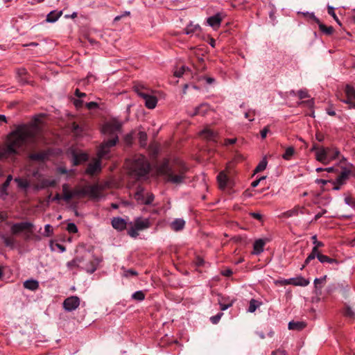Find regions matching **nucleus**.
Instances as JSON below:
<instances>
[{"instance_id": "a878e982", "label": "nucleus", "mask_w": 355, "mask_h": 355, "mask_svg": "<svg viewBox=\"0 0 355 355\" xmlns=\"http://www.w3.org/2000/svg\"><path fill=\"white\" fill-rule=\"evenodd\" d=\"M306 326V322L302 321H291L288 327L290 330L300 331Z\"/></svg>"}, {"instance_id": "8fccbe9b", "label": "nucleus", "mask_w": 355, "mask_h": 355, "mask_svg": "<svg viewBox=\"0 0 355 355\" xmlns=\"http://www.w3.org/2000/svg\"><path fill=\"white\" fill-rule=\"evenodd\" d=\"M222 315H223V313H219L216 314V315L211 317L210 320L213 324H216L219 322Z\"/></svg>"}, {"instance_id": "423d86ee", "label": "nucleus", "mask_w": 355, "mask_h": 355, "mask_svg": "<svg viewBox=\"0 0 355 355\" xmlns=\"http://www.w3.org/2000/svg\"><path fill=\"white\" fill-rule=\"evenodd\" d=\"M135 91L138 96L144 99L146 107L153 109L156 107L157 99L155 96L150 94L149 89L142 86H136Z\"/></svg>"}, {"instance_id": "c03bdc74", "label": "nucleus", "mask_w": 355, "mask_h": 355, "mask_svg": "<svg viewBox=\"0 0 355 355\" xmlns=\"http://www.w3.org/2000/svg\"><path fill=\"white\" fill-rule=\"evenodd\" d=\"M53 234V227L51 225L47 224L44 226V235L45 236L49 237Z\"/></svg>"}, {"instance_id": "f704fd0d", "label": "nucleus", "mask_w": 355, "mask_h": 355, "mask_svg": "<svg viewBox=\"0 0 355 355\" xmlns=\"http://www.w3.org/2000/svg\"><path fill=\"white\" fill-rule=\"evenodd\" d=\"M349 174V171H342L336 179L337 182L340 184H343L345 180L347 178Z\"/></svg>"}, {"instance_id": "39448f33", "label": "nucleus", "mask_w": 355, "mask_h": 355, "mask_svg": "<svg viewBox=\"0 0 355 355\" xmlns=\"http://www.w3.org/2000/svg\"><path fill=\"white\" fill-rule=\"evenodd\" d=\"M129 225L130 227L128 230V235L132 238H137L139 235L138 232L148 229L150 225V223L148 218L138 217L135 220L134 223L130 222Z\"/></svg>"}, {"instance_id": "680f3d73", "label": "nucleus", "mask_w": 355, "mask_h": 355, "mask_svg": "<svg viewBox=\"0 0 355 355\" xmlns=\"http://www.w3.org/2000/svg\"><path fill=\"white\" fill-rule=\"evenodd\" d=\"M86 107L89 110L95 109L98 107V104L96 102H89L86 103Z\"/></svg>"}, {"instance_id": "6ab92c4d", "label": "nucleus", "mask_w": 355, "mask_h": 355, "mask_svg": "<svg viewBox=\"0 0 355 355\" xmlns=\"http://www.w3.org/2000/svg\"><path fill=\"white\" fill-rule=\"evenodd\" d=\"M266 241L263 239H257L253 244V254H259L263 251Z\"/></svg>"}, {"instance_id": "b1692460", "label": "nucleus", "mask_w": 355, "mask_h": 355, "mask_svg": "<svg viewBox=\"0 0 355 355\" xmlns=\"http://www.w3.org/2000/svg\"><path fill=\"white\" fill-rule=\"evenodd\" d=\"M62 198L66 202H69L71 199L73 198V190H70L69 186L67 184H62Z\"/></svg>"}, {"instance_id": "0e129e2a", "label": "nucleus", "mask_w": 355, "mask_h": 355, "mask_svg": "<svg viewBox=\"0 0 355 355\" xmlns=\"http://www.w3.org/2000/svg\"><path fill=\"white\" fill-rule=\"evenodd\" d=\"M323 146H318L317 144H313V146L311 149V151L312 152H315V155H317V153L319 152V150L320 148H322Z\"/></svg>"}, {"instance_id": "9b49d317", "label": "nucleus", "mask_w": 355, "mask_h": 355, "mask_svg": "<svg viewBox=\"0 0 355 355\" xmlns=\"http://www.w3.org/2000/svg\"><path fill=\"white\" fill-rule=\"evenodd\" d=\"M346 98L342 101L349 105L350 108H355V89L350 86L347 85L345 89Z\"/></svg>"}, {"instance_id": "ea45409f", "label": "nucleus", "mask_w": 355, "mask_h": 355, "mask_svg": "<svg viewBox=\"0 0 355 355\" xmlns=\"http://www.w3.org/2000/svg\"><path fill=\"white\" fill-rule=\"evenodd\" d=\"M132 298L138 301H142L145 298V294L143 291H138L132 295Z\"/></svg>"}, {"instance_id": "393cba45", "label": "nucleus", "mask_w": 355, "mask_h": 355, "mask_svg": "<svg viewBox=\"0 0 355 355\" xmlns=\"http://www.w3.org/2000/svg\"><path fill=\"white\" fill-rule=\"evenodd\" d=\"M217 181L220 189H224L226 187L228 182V178L224 171H221L220 173H219V174L217 176Z\"/></svg>"}, {"instance_id": "338daca9", "label": "nucleus", "mask_w": 355, "mask_h": 355, "mask_svg": "<svg viewBox=\"0 0 355 355\" xmlns=\"http://www.w3.org/2000/svg\"><path fill=\"white\" fill-rule=\"evenodd\" d=\"M236 141V138L227 139L225 141V146L232 145V144H235Z\"/></svg>"}, {"instance_id": "4c0bfd02", "label": "nucleus", "mask_w": 355, "mask_h": 355, "mask_svg": "<svg viewBox=\"0 0 355 355\" xmlns=\"http://www.w3.org/2000/svg\"><path fill=\"white\" fill-rule=\"evenodd\" d=\"M267 160H266V158H263L259 163V164L257 165V166L256 167L255 170H254V172L255 173H259V172H261L262 171H263L266 168V166H267Z\"/></svg>"}, {"instance_id": "dca6fc26", "label": "nucleus", "mask_w": 355, "mask_h": 355, "mask_svg": "<svg viewBox=\"0 0 355 355\" xmlns=\"http://www.w3.org/2000/svg\"><path fill=\"white\" fill-rule=\"evenodd\" d=\"M209 106L207 103H202L196 107L193 111H189V114L191 116L196 115L205 116L209 111Z\"/></svg>"}, {"instance_id": "412c9836", "label": "nucleus", "mask_w": 355, "mask_h": 355, "mask_svg": "<svg viewBox=\"0 0 355 355\" xmlns=\"http://www.w3.org/2000/svg\"><path fill=\"white\" fill-rule=\"evenodd\" d=\"M201 31V28L199 24H193L191 22L184 29V33L187 35H193L194 33L199 34Z\"/></svg>"}, {"instance_id": "72a5a7b5", "label": "nucleus", "mask_w": 355, "mask_h": 355, "mask_svg": "<svg viewBox=\"0 0 355 355\" xmlns=\"http://www.w3.org/2000/svg\"><path fill=\"white\" fill-rule=\"evenodd\" d=\"M318 26L320 30L326 35H331L334 32V28L332 26H326L323 24L320 23V21L319 22Z\"/></svg>"}, {"instance_id": "de8ad7c7", "label": "nucleus", "mask_w": 355, "mask_h": 355, "mask_svg": "<svg viewBox=\"0 0 355 355\" xmlns=\"http://www.w3.org/2000/svg\"><path fill=\"white\" fill-rule=\"evenodd\" d=\"M87 159V155L86 154H82L80 156V158L78 157L77 155H74L73 157V164L75 165H77L80 163L82 160H86Z\"/></svg>"}, {"instance_id": "4d7b16f0", "label": "nucleus", "mask_w": 355, "mask_h": 355, "mask_svg": "<svg viewBox=\"0 0 355 355\" xmlns=\"http://www.w3.org/2000/svg\"><path fill=\"white\" fill-rule=\"evenodd\" d=\"M220 308L222 311H225L228 308L232 306V302H230L228 304H223L220 301H219Z\"/></svg>"}, {"instance_id": "864d4df0", "label": "nucleus", "mask_w": 355, "mask_h": 355, "mask_svg": "<svg viewBox=\"0 0 355 355\" xmlns=\"http://www.w3.org/2000/svg\"><path fill=\"white\" fill-rule=\"evenodd\" d=\"M15 182H17L18 186L21 188H26L28 187V183L26 180H21L20 178H15Z\"/></svg>"}, {"instance_id": "f3484780", "label": "nucleus", "mask_w": 355, "mask_h": 355, "mask_svg": "<svg viewBox=\"0 0 355 355\" xmlns=\"http://www.w3.org/2000/svg\"><path fill=\"white\" fill-rule=\"evenodd\" d=\"M300 214H309V211L303 207L296 206L293 209H290L284 213L286 217H292Z\"/></svg>"}, {"instance_id": "cd10ccee", "label": "nucleus", "mask_w": 355, "mask_h": 355, "mask_svg": "<svg viewBox=\"0 0 355 355\" xmlns=\"http://www.w3.org/2000/svg\"><path fill=\"white\" fill-rule=\"evenodd\" d=\"M62 14V11L53 10L47 15L46 21L49 23L55 22L61 17Z\"/></svg>"}, {"instance_id": "6e6d98bb", "label": "nucleus", "mask_w": 355, "mask_h": 355, "mask_svg": "<svg viewBox=\"0 0 355 355\" xmlns=\"http://www.w3.org/2000/svg\"><path fill=\"white\" fill-rule=\"evenodd\" d=\"M297 95L300 99H303L309 97L307 91L304 89L298 91Z\"/></svg>"}, {"instance_id": "37998d69", "label": "nucleus", "mask_w": 355, "mask_h": 355, "mask_svg": "<svg viewBox=\"0 0 355 355\" xmlns=\"http://www.w3.org/2000/svg\"><path fill=\"white\" fill-rule=\"evenodd\" d=\"M67 230L69 233H76L78 232V228L75 223H69L67 224Z\"/></svg>"}, {"instance_id": "0eeeda50", "label": "nucleus", "mask_w": 355, "mask_h": 355, "mask_svg": "<svg viewBox=\"0 0 355 355\" xmlns=\"http://www.w3.org/2000/svg\"><path fill=\"white\" fill-rule=\"evenodd\" d=\"M122 127V123L113 119L109 122L105 123L102 127V132L104 135H107L112 137V138L118 137V133L121 132Z\"/></svg>"}, {"instance_id": "bb28decb", "label": "nucleus", "mask_w": 355, "mask_h": 355, "mask_svg": "<svg viewBox=\"0 0 355 355\" xmlns=\"http://www.w3.org/2000/svg\"><path fill=\"white\" fill-rule=\"evenodd\" d=\"M291 284L294 286H306L309 284V279L303 277H297L295 278H291Z\"/></svg>"}, {"instance_id": "a211bd4d", "label": "nucleus", "mask_w": 355, "mask_h": 355, "mask_svg": "<svg viewBox=\"0 0 355 355\" xmlns=\"http://www.w3.org/2000/svg\"><path fill=\"white\" fill-rule=\"evenodd\" d=\"M201 136L209 141H215L218 136L217 132L213 131L209 128H205L200 132Z\"/></svg>"}, {"instance_id": "6e6552de", "label": "nucleus", "mask_w": 355, "mask_h": 355, "mask_svg": "<svg viewBox=\"0 0 355 355\" xmlns=\"http://www.w3.org/2000/svg\"><path fill=\"white\" fill-rule=\"evenodd\" d=\"M118 141V137L111 138L107 141L102 144L98 150V157L99 159H108L110 157V149L111 147L114 146Z\"/></svg>"}, {"instance_id": "e433bc0d", "label": "nucleus", "mask_w": 355, "mask_h": 355, "mask_svg": "<svg viewBox=\"0 0 355 355\" xmlns=\"http://www.w3.org/2000/svg\"><path fill=\"white\" fill-rule=\"evenodd\" d=\"M259 305H260V303L257 300L252 299L250 301L248 311L250 313L254 312L256 311V309L259 306Z\"/></svg>"}, {"instance_id": "c85d7f7f", "label": "nucleus", "mask_w": 355, "mask_h": 355, "mask_svg": "<svg viewBox=\"0 0 355 355\" xmlns=\"http://www.w3.org/2000/svg\"><path fill=\"white\" fill-rule=\"evenodd\" d=\"M24 287L30 291H36L39 288V282L35 279H28L24 282Z\"/></svg>"}, {"instance_id": "13d9d810", "label": "nucleus", "mask_w": 355, "mask_h": 355, "mask_svg": "<svg viewBox=\"0 0 355 355\" xmlns=\"http://www.w3.org/2000/svg\"><path fill=\"white\" fill-rule=\"evenodd\" d=\"M137 275V272L134 270H132V269H129V270H127L126 271H125V277L135 276Z\"/></svg>"}, {"instance_id": "79ce46f5", "label": "nucleus", "mask_w": 355, "mask_h": 355, "mask_svg": "<svg viewBox=\"0 0 355 355\" xmlns=\"http://www.w3.org/2000/svg\"><path fill=\"white\" fill-rule=\"evenodd\" d=\"M188 69H189L188 67H186L185 66H182L180 69L175 71L174 76L180 78L184 73L186 70H188Z\"/></svg>"}, {"instance_id": "20e7f679", "label": "nucleus", "mask_w": 355, "mask_h": 355, "mask_svg": "<svg viewBox=\"0 0 355 355\" xmlns=\"http://www.w3.org/2000/svg\"><path fill=\"white\" fill-rule=\"evenodd\" d=\"M340 154V151L334 147H322L316 155V160L327 164L330 161L335 159Z\"/></svg>"}, {"instance_id": "7c9ffc66", "label": "nucleus", "mask_w": 355, "mask_h": 355, "mask_svg": "<svg viewBox=\"0 0 355 355\" xmlns=\"http://www.w3.org/2000/svg\"><path fill=\"white\" fill-rule=\"evenodd\" d=\"M145 195L144 188L139 187L135 195V198L137 201L140 204H144L145 200Z\"/></svg>"}, {"instance_id": "473e14b6", "label": "nucleus", "mask_w": 355, "mask_h": 355, "mask_svg": "<svg viewBox=\"0 0 355 355\" xmlns=\"http://www.w3.org/2000/svg\"><path fill=\"white\" fill-rule=\"evenodd\" d=\"M56 184L57 180L55 179H44L41 182L42 188L53 187Z\"/></svg>"}, {"instance_id": "f03ea898", "label": "nucleus", "mask_w": 355, "mask_h": 355, "mask_svg": "<svg viewBox=\"0 0 355 355\" xmlns=\"http://www.w3.org/2000/svg\"><path fill=\"white\" fill-rule=\"evenodd\" d=\"M157 170L166 182L180 184L184 182L188 168L182 162L165 160L159 165Z\"/></svg>"}, {"instance_id": "69168bd1", "label": "nucleus", "mask_w": 355, "mask_h": 355, "mask_svg": "<svg viewBox=\"0 0 355 355\" xmlns=\"http://www.w3.org/2000/svg\"><path fill=\"white\" fill-rule=\"evenodd\" d=\"M233 272L231 269H225L221 272V274L225 277H230L232 275Z\"/></svg>"}, {"instance_id": "f257e3e1", "label": "nucleus", "mask_w": 355, "mask_h": 355, "mask_svg": "<svg viewBox=\"0 0 355 355\" xmlns=\"http://www.w3.org/2000/svg\"><path fill=\"white\" fill-rule=\"evenodd\" d=\"M40 132V127L36 121L17 125L8 135L6 143L0 146V159L14 161L26 146L36 141Z\"/></svg>"}, {"instance_id": "5701e85b", "label": "nucleus", "mask_w": 355, "mask_h": 355, "mask_svg": "<svg viewBox=\"0 0 355 355\" xmlns=\"http://www.w3.org/2000/svg\"><path fill=\"white\" fill-rule=\"evenodd\" d=\"M184 225L185 221L182 218H176L171 223V229L175 232L182 230Z\"/></svg>"}, {"instance_id": "a18cd8bd", "label": "nucleus", "mask_w": 355, "mask_h": 355, "mask_svg": "<svg viewBox=\"0 0 355 355\" xmlns=\"http://www.w3.org/2000/svg\"><path fill=\"white\" fill-rule=\"evenodd\" d=\"M139 139L141 145H144L146 144L147 139V135L144 131H139L138 133Z\"/></svg>"}, {"instance_id": "49530a36", "label": "nucleus", "mask_w": 355, "mask_h": 355, "mask_svg": "<svg viewBox=\"0 0 355 355\" xmlns=\"http://www.w3.org/2000/svg\"><path fill=\"white\" fill-rule=\"evenodd\" d=\"M85 196V187L80 189H74L73 192V198L78 196L82 197Z\"/></svg>"}, {"instance_id": "3c124183", "label": "nucleus", "mask_w": 355, "mask_h": 355, "mask_svg": "<svg viewBox=\"0 0 355 355\" xmlns=\"http://www.w3.org/2000/svg\"><path fill=\"white\" fill-rule=\"evenodd\" d=\"M12 180V175H9L8 177H7V179L5 181V182L2 185V191H4L7 189V188L8 187L11 180Z\"/></svg>"}, {"instance_id": "2eb2a0df", "label": "nucleus", "mask_w": 355, "mask_h": 355, "mask_svg": "<svg viewBox=\"0 0 355 355\" xmlns=\"http://www.w3.org/2000/svg\"><path fill=\"white\" fill-rule=\"evenodd\" d=\"M128 224L127 220L121 217H114L112 219V225L113 228L118 231L124 230L127 227Z\"/></svg>"}, {"instance_id": "ddd939ff", "label": "nucleus", "mask_w": 355, "mask_h": 355, "mask_svg": "<svg viewBox=\"0 0 355 355\" xmlns=\"http://www.w3.org/2000/svg\"><path fill=\"white\" fill-rule=\"evenodd\" d=\"M85 196H88L92 199H98L101 198V189L97 184L87 186L85 187Z\"/></svg>"}, {"instance_id": "603ef678", "label": "nucleus", "mask_w": 355, "mask_h": 355, "mask_svg": "<svg viewBox=\"0 0 355 355\" xmlns=\"http://www.w3.org/2000/svg\"><path fill=\"white\" fill-rule=\"evenodd\" d=\"M344 314L346 315V316H348V317H354L355 316V313L353 311L352 309L349 306H347L345 309V311H344Z\"/></svg>"}, {"instance_id": "1a4fd4ad", "label": "nucleus", "mask_w": 355, "mask_h": 355, "mask_svg": "<svg viewBox=\"0 0 355 355\" xmlns=\"http://www.w3.org/2000/svg\"><path fill=\"white\" fill-rule=\"evenodd\" d=\"M313 243L314 244V247L312 249L311 254L307 257L304 261V265L302 266V270L304 268L305 265H308L311 260H313L315 258V255H318V253L320 252L318 250L319 248L323 247L324 243L321 241H318L317 240V236L314 235L312 236Z\"/></svg>"}, {"instance_id": "aec40b11", "label": "nucleus", "mask_w": 355, "mask_h": 355, "mask_svg": "<svg viewBox=\"0 0 355 355\" xmlns=\"http://www.w3.org/2000/svg\"><path fill=\"white\" fill-rule=\"evenodd\" d=\"M221 17L219 14H216L207 18V24L214 28H217L220 26L221 22Z\"/></svg>"}, {"instance_id": "bf43d9fd", "label": "nucleus", "mask_w": 355, "mask_h": 355, "mask_svg": "<svg viewBox=\"0 0 355 355\" xmlns=\"http://www.w3.org/2000/svg\"><path fill=\"white\" fill-rule=\"evenodd\" d=\"M254 115L255 114V110H250L245 113V117L246 119H248L250 121H254V118H250V115Z\"/></svg>"}, {"instance_id": "5fc2aeb1", "label": "nucleus", "mask_w": 355, "mask_h": 355, "mask_svg": "<svg viewBox=\"0 0 355 355\" xmlns=\"http://www.w3.org/2000/svg\"><path fill=\"white\" fill-rule=\"evenodd\" d=\"M328 14L329 15H331V17H334V19L338 23H339V21H338V19L334 12V8L332 7V6H329L328 7Z\"/></svg>"}, {"instance_id": "58836bf2", "label": "nucleus", "mask_w": 355, "mask_h": 355, "mask_svg": "<svg viewBox=\"0 0 355 355\" xmlns=\"http://www.w3.org/2000/svg\"><path fill=\"white\" fill-rule=\"evenodd\" d=\"M295 150L293 147H288L286 149L284 154L282 155L283 158L289 160L293 155Z\"/></svg>"}, {"instance_id": "2f4dec72", "label": "nucleus", "mask_w": 355, "mask_h": 355, "mask_svg": "<svg viewBox=\"0 0 355 355\" xmlns=\"http://www.w3.org/2000/svg\"><path fill=\"white\" fill-rule=\"evenodd\" d=\"M0 238L2 239V241H3L4 244L8 246V247H10V248H13L14 245H15V239L11 237V236H6V235H1L0 236Z\"/></svg>"}, {"instance_id": "052dcab7", "label": "nucleus", "mask_w": 355, "mask_h": 355, "mask_svg": "<svg viewBox=\"0 0 355 355\" xmlns=\"http://www.w3.org/2000/svg\"><path fill=\"white\" fill-rule=\"evenodd\" d=\"M305 15H307L310 19H313V20L315 22H316L318 24H319L320 20L318 19V18H317V17L315 16L314 13H313V12H311V13H309V12H306Z\"/></svg>"}, {"instance_id": "774afa93", "label": "nucleus", "mask_w": 355, "mask_h": 355, "mask_svg": "<svg viewBox=\"0 0 355 355\" xmlns=\"http://www.w3.org/2000/svg\"><path fill=\"white\" fill-rule=\"evenodd\" d=\"M272 355H286V352L282 349H277L272 352Z\"/></svg>"}, {"instance_id": "4be33fe9", "label": "nucleus", "mask_w": 355, "mask_h": 355, "mask_svg": "<svg viewBox=\"0 0 355 355\" xmlns=\"http://www.w3.org/2000/svg\"><path fill=\"white\" fill-rule=\"evenodd\" d=\"M315 257H317L318 261L322 263H327L329 264H338V261L336 259L329 257L327 255H324V254H321L320 252L318 253V255H315Z\"/></svg>"}, {"instance_id": "9d476101", "label": "nucleus", "mask_w": 355, "mask_h": 355, "mask_svg": "<svg viewBox=\"0 0 355 355\" xmlns=\"http://www.w3.org/2000/svg\"><path fill=\"white\" fill-rule=\"evenodd\" d=\"M80 305V298L77 296H71L63 302V308L68 312L76 310Z\"/></svg>"}, {"instance_id": "e2e57ef3", "label": "nucleus", "mask_w": 355, "mask_h": 355, "mask_svg": "<svg viewBox=\"0 0 355 355\" xmlns=\"http://www.w3.org/2000/svg\"><path fill=\"white\" fill-rule=\"evenodd\" d=\"M269 132V128L268 126L265 127L263 130H261V137L262 139H265L267 136L268 132Z\"/></svg>"}, {"instance_id": "7ed1b4c3", "label": "nucleus", "mask_w": 355, "mask_h": 355, "mask_svg": "<svg viewBox=\"0 0 355 355\" xmlns=\"http://www.w3.org/2000/svg\"><path fill=\"white\" fill-rule=\"evenodd\" d=\"M128 164L131 175L137 178H142L146 176L150 170V164L144 155H136L132 162Z\"/></svg>"}, {"instance_id": "f8f14e48", "label": "nucleus", "mask_w": 355, "mask_h": 355, "mask_svg": "<svg viewBox=\"0 0 355 355\" xmlns=\"http://www.w3.org/2000/svg\"><path fill=\"white\" fill-rule=\"evenodd\" d=\"M33 227V224L30 222H21L14 223L11 226V232L12 234H18L24 230L31 229Z\"/></svg>"}, {"instance_id": "c9c22d12", "label": "nucleus", "mask_w": 355, "mask_h": 355, "mask_svg": "<svg viewBox=\"0 0 355 355\" xmlns=\"http://www.w3.org/2000/svg\"><path fill=\"white\" fill-rule=\"evenodd\" d=\"M327 276L324 275L320 278H315L314 279V285L315 289H320L322 287V285L324 284L326 281Z\"/></svg>"}, {"instance_id": "4468645a", "label": "nucleus", "mask_w": 355, "mask_h": 355, "mask_svg": "<svg viewBox=\"0 0 355 355\" xmlns=\"http://www.w3.org/2000/svg\"><path fill=\"white\" fill-rule=\"evenodd\" d=\"M101 170V159L98 157V159H95L94 162L89 164L86 173L89 175H94L96 173L100 172Z\"/></svg>"}, {"instance_id": "09e8293b", "label": "nucleus", "mask_w": 355, "mask_h": 355, "mask_svg": "<svg viewBox=\"0 0 355 355\" xmlns=\"http://www.w3.org/2000/svg\"><path fill=\"white\" fill-rule=\"evenodd\" d=\"M345 202L347 205H349L352 207H355V199L354 198L349 197V196L345 197Z\"/></svg>"}, {"instance_id": "c756f323", "label": "nucleus", "mask_w": 355, "mask_h": 355, "mask_svg": "<svg viewBox=\"0 0 355 355\" xmlns=\"http://www.w3.org/2000/svg\"><path fill=\"white\" fill-rule=\"evenodd\" d=\"M48 153L45 151H42L40 153H32L29 155V158L31 160L34 161H44L48 157Z\"/></svg>"}, {"instance_id": "a19ab883", "label": "nucleus", "mask_w": 355, "mask_h": 355, "mask_svg": "<svg viewBox=\"0 0 355 355\" xmlns=\"http://www.w3.org/2000/svg\"><path fill=\"white\" fill-rule=\"evenodd\" d=\"M155 196L151 193H146L144 205H150L154 200Z\"/></svg>"}]
</instances>
